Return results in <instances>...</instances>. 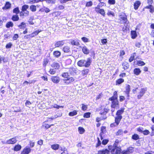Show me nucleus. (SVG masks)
<instances>
[{"label":"nucleus","mask_w":154,"mask_h":154,"mask_svg":"<svg viewBox=\"0 0 154 154\" xmlns=\"http://www.w3.org/2000/svg\"><path fill=\"white\" fill-rule=\"evenodd\" d=\"M91 61L90 58H88L87 60H82L79 61L77 63V65L80 67L85 66L88 67L91 64Z\"/></svg>","instance_id":"obj_1"},{"label":"nucleus","mask_w":154,"mask_h":154,"mask_svg":"<svg viewBox=\"0 0 154 154\" xmlns=\"http://www.w3.org/2000/svg\"><path fill=\"white\" fill-rule=\"evenodd\" d=\"M121 148L118 146L116 144H114L113 148L112 149L111 152L112 154H120L121 151Z\"/></svg>","instance_id":"obj_2"},{"label":"nucleus","mask_w":154,"mask_h":154,"mask_svg":"<svg viewBox=\"0 0 154 154\" xmlns=\"http://www.w3.org/2000/svg\"><path fill=\"white\" fill-rule=\"evenodd\" d=\"M134 148L132 147H128L126 150H123L121 151V154H131L134 151Z\"/></svg>","instance_id":"obj_3"},{"label":"nucleus","mask_w":154,"mask_h":154,"mask_svg":"<svg viewBox=\"0 0 154 154\" xmlns=\"http://www.w3.org/2000/svg\"><path fill=\"white\" fill-rule=\"evenodd\" d=\"M95 10L97 13L100 14L103 17L105 16V12L104 10L100 9L98 5H97V7L95 8Z\"/></svg>","instance_id":"obj_4"},{"label":"nucleus","mask_w":154,"mask_h":154,"mask_svg":"<svg viewBox=\"0 0 154 154\" xmlns=\"http://www.w3.org/2000/svg\"><path fill=\"white\" fill-rule=\"evenodd\" d=\"M63 80L64 81V83L67 84H69L74 82L75 80L73 77H68L66 79H63Z\"/></svg>","instance_id":"obj_5"},{"label":"nucleus","mask_w":154,"mask_h":154,"mask_svg":"<svg viewBox=\"0 0 154 154\" xmlns=\"http://www.w3.org/2000/svg\"><path fill=\"white\" fill-rule=\"evenodd\" d=\"M112 101L111 106L112 108H115L117 107H119V105L118 100H114Z\"/></svg>","instance_id":"obj_6"},{"label":"nucleus","mask_w":154,"mask_h":154,"mask_svg":"<svg viewBox=\"0 0 154 154\" xmlns=\"http://www.w3.org/2000/svg\"><path fill=\"white\" fill-rule=\"evenodd\" d=\"M16 137H15L8 140L6 142V143L8 144H14L16 143Z\"/></svg>","instance_id":"obj_7"},{"label":"nucleus","mask_w":154,"mask_h":154,"mask_svg":"<svg viewBox=\"0 0 154 154\" xmlns=\"http://www.w3.org/2000/svg\"><path fill=\"white\" fill-rule=\"evenodd\" d=\"M146 91V89L145 88H142L140 90L139 94L137 96V98L139 99L143 96V95L145 93Z\"/></svg>","instance_id":"obj_8"},{"label":"nucleus","mask_w":154,"mask_h":154,"mask_svg":"<svg viewBox=\"0 0 154 154\" xmlns=\"http://www.w3.org/2000/svg\"><path fill=\"white\" fill-rule=\"evenodd\" d=\"M118 96L117 92L115 91L113 93V96L110 98L109 99V100L111 101H113L114 100H117Z\"/></svg>","instance_id":"obj_9"},{"label":"nucleus","mask_w":154,"mask_h":154,"mask_svg":"<svg viewBox=\"0 0 154 154\" xmlns=\"http://www.w3.org/2000/svg\"><path fill=\"white\" fill-rule=\"evenodd\" d=\"M52 82L56 83H58L60 81L59 78L58 76H53L51 78Z\"/></svg>","instance_id":"obj_10"},{"label":"nucleus","mask_w":154,"mask_h":154,"mask_svg":"<svg viewBox=\"0 0 154 154\" xmlns=\"http://www.w3.org/2000/svg\"><path fill=\"white\" fill-rule=\"evenodd\" d=\"M122 118V116H116L115 117V122L116 123V125L119 124Z\"/></svg>","instance_id":"obj_11"},{"label":"nucleus","mask_w":154,"mask_h":154,"mask_svg":"<svg viewBox=\"0 0 154 154\" xmlns=\"http://www.w3.org/2000/svg\"><path fill=\"white\" fill-rule=\"evenodd\" d=\"M31 149L29 147H26L24 148L21 154H28L31 151Z\"/></svg>","instance_id":"obj_12"},{"label":"nucleus","mask_w":154,"mask_h":154,"mask_svg":"<svg viewBox=\"0 0 154 154\" xmlns=\"http://www.w3.org/2000/svg\"><path fill=\"white\" fill-rule=\"evenodd\" d=\"M109 152V151L107 149L99 150L98 151L99 154H108Z\"/></svg>","instance_id":"obj_13"},{"label":"nucleus","mask_w":154,"mask_h":154,"mask_svg":"<svg viewBox=\"0 0 154 154\" xmlns=\"http://www.w3.org/2000/svg\"><path fill=\"white\" fill-rule=\"evenodd\" d=\"M11 6V4L9 2H7L5 6L2 8L3 10H6L9 9Z\"/></svg>","instance_id":"obj_14"},{"label":"nucleus","mask_w":154,"mask_h":154,"mask_svg":"<svg viewBox=\"0 0 154 154\" xmlns=\"http://www.w3.org/2000/svg\"><path fill=\"white\" fill-rule=\"evenodd\" d=\"M51 66L54 68L55 69H58L60 67V65L59 63L57 62H53L51 65Z\"/></svg>","instance_id":"obj_15"},{"label":"nucleus","mask_w":154,"mask_h":154,"mask_svg":"<svg viewBox=\"0 0 154 154\" xmlns=\"http://www.w3.org/2000/svg\"><path fill=\"white\" fill-rule=\"evenodd\" d=\"M122 66L124 70L127 69L129 66L128 63L125 61L122 64Z\"/></svg>","instance_id":"obj_16"},{"label":"nucleus","mask_w":154,"mask_h":154,"mask_svg":"<svg viewBox=\"0 0 154 154\" xmlns=\"http://www.w3.org/2000/svg\"><path fill=\"white\" fill-rule=\"evenodd\" d=\"M82 51L85 54H88L89 53V50L85 46H84L82 47Z\"/></svg>","instance_id":"obj_17"},{"label":"nucleus","mask_w":154,"mask_h":154,"mask_svg":"<svg viewBox=\"0 0 154 154\" xmlns=\"http://www.w3.org/2000/svg\"><path fill=\"white\" fill-rule=\"evenodd\" d=\"M130 91V86L129 85H127L125 87V92L127 94V97L129 96V94Z\"/></svg>","instance_id":"obj_18"},{"label":"nucleus","mask_w":154,"mask_h":154,"mask_svg":"<svg viewBox=\"0 0 154 154\" xmlns=\"http://www.w3.org/2000/svg\"><path fill=\"white\" fill-rule=\"evenodd\" d=\"M64 42L63 41H60L57 42L55 44V46L56 47H58L60 46H61L63 45Z\"/></svg>","instance_id":"obj_19"},{"label":"nucleus","mask_w":154,"mask_h":154,"mask_svg":"<svg viewBox=\"0 0 154 154\" xmlns=\"http://www.w3.org/2000/svg\"><path fill=\"white\" fill-rule=\"evenodd\" d=\"M141 72V70L139 68H135L134 70V73L137 75H139Z\"/></svg>","instance_id":"obj_20"},{"label":"nucleus","mask_w":154,"mask_h":154,"mask_svg":"<svg viewBox=\"0 0 154 154\" xmlns=\"http://www.w3.org/2000/svg\"><path fill=\"white\" fill-rule=\"evenodd\" d=\"M136 53H134L130 57L129 60V61L130 62H131L135 58H137V57H136Z\"/></svg>","instance_id":"obj_21"},{"label":"nucleus","mask_w":154,"mask_h":154,"mask_svg":"<svg viewBox=\"0 0 154 154\" xmlns=\"http://www.w3.org/2000/svg\"><path fill=\"white\" fill-rule=\"evenodd\" d=\"M140 3L139 1H136L134 5V8L135 10H137L138 9V8L140 5Z\"/></svg>","instance_id":"obj_22"},{"label":"nucleus","mask_w":154,"mask_h":154,"mask_svg":"<svg viewBox=\"0 0 154 154\" xmlns=\"http://www.w3.org/2000/svg\"><path fill=\"white\" fill-rule=\"evenodd\" d=\"M70 42L71 44L72 45L78 46L79 45V42L72 39L70 40Z\"/></svg>","instance_id":"obj_23"},{"label":"nucleus","mask_w":154,"mask_h":154,"mask_svg":"<svg viewBox=\"0 0 154 154\" xmlns=\"http://www.w3.org/2000/svg\"><path fill=\"white\" fill-rule=\"evenodd\" d=\"M89 71V70L88 69H86L82 71L81 74L83 76H84L85 75H87Z\"/></svg>","instance_id":"obj_24"},{"label":"nucleus","mask_w":154,"mask_h":154,"mask_svg":"<svg viewBox=\"0 0 154 154\" xmlns=\"http://www.w3.org/2000/svg\"><path fill=\"white\" fill-rule=\"evenodd\" d=\"M62 115L61 113H57V114L55 115L54 116H52L49 118V119H51V120L54 119L59 117H60Z\"/></svg>","instance_id":"obj_25"},{"label":"nucleus","mask_w":154,"mask_h":154,"mask_svg":"<svg viewBox=\"0 0 154 154\" xmlns=\"http://www.w3.org/2000/svg\"><path fill=\"white\" fill-rule=\"evenodd\" d=\"M124 111V109H122L117 111L116 113V115L118 116H121V115L123 113Z\"/></svg>","instance_id":"obj_26"},{"label":"nucleus","mask_w":154,"mask_h":154,"mask_svg":"<svg viewBox=\"0 0 154 154\" xmlns=\"http://www.w3.org/2000/svg\"><path fill=\"white\" fill-rule=\"evenodd\" d=\"M21 148V146L20 145H16L14 148V150L15 151H18L20 150Z\"/></svg>","instance_id":"obj_27"},{"label":"nucleus","mask_w":154,"mask_h":154,"mask_svg":"<svg viewBox=\"0 0 154 154\" xmlns=\"http://www.w3.org/2000/svg\"><path fill=\"white\" fill-rule=\"evenodd\" d=\"M59 146L58 144H54L51 146V148L54 150H57L58 149Z\"/></svg>","instance_id":"obj_28"},{"label":"nucleus","mask_w":154,"mask_h":154,"mask_svg":"<svg viewBox=\"0 0 154 154\" xmlns=\"http://www.w3.org/2000/svg\"><path fill=\"white\" fill-rule=\"evenodd\" d=\"M13 23L12 22H9L7 23L6 24V27L7 28H9L10 27H13Z\"/></svg>","instance_id":"obj_29"},{"label":"nucleus","mask_w":154,"mask_h":154,"mask_svg":"<svg viewBox=\"0 0 154 154\" xmlns=\"http://www.w3.org/2000/svg\"><path fill=\"white\" fill-rule=\"evenodd\" d=\"M69 50V47L68 46H65L63 48V51L65 52H68Z\"/></svg>","instance_id":"obj_30"},{"label":"nucleus","mask_w":154,"mask_h":154,"mask_svg":"<svg viewBox=\"0 0 154 154\" xmlns=\"http://www.w3.org/2000/svg\"><path fill=\"white\" fill-rule=\"evenodd\" d=\"M54 55L56 57H59L60 55V53L58 51H55L54 52Z\"/></svg>","instance_id":"obj_31"},{"label":"nucleus","mask_w":154,"mask_h":154,"mask_svg":"<svg viewBox=\"0 0 154 154\" xmlns=\"http://www.w3.org/2000/svg\"><path fill=\"white\" fill-rule=\"evenodd\" d=\"M131 35L132 38H135L137 36L136 32V31H131Z\"/></svg>","instance_id":"obj_32"},{"label":"nucleus","mask_w":154,"mask_h":154,"mask_svg":"<svg viewBox=\"0 0 154 154\" xmlns=\"http://www.w3.org/2000/svg\"><path fill=\"white\" fill-rule=\"evenodd\" d=\"M12 19L13 21H17L19 20V17L18 15H14L12 16Z\"/></svg>","instance_id":"obj_33"},{"label":"nucleus","mask_w":154,"mask_h":154,"mask_svg":"<svg viewBox=\"0 0 154 154\" xmlns=\"http://www.w3.org/2000/svg\"><path fill=\"white\" fill-rule=\"evenodd\" d=\"M124 82V80L122 78L117 80L116 81V84H120Z\"/></svg>","instance_id":"obj_34"},{"label":"nucleus","mask_w":154,"mask_h":154,"mask_svg":"<svg viewBox=\"0 0 154 154\" xmlns=\"http://www.w3.org/2000/svg\"><path fill=\"white\" fill-rule=\"evenodd\" d=\"M77 112L76 110H74L72 112H70L69 113V115L70 116H73L77 114Z\"/></svg>","instance_id":"obj_35"},{"label":"nucleus","mask_w":154,"mask_h":154,"mask_svg":"<svg viewBox=\"0 0 154 154\" xmlns=\"http://www.w3.org/2000/svg\"><path fill=\"white\" fill-rule=\"evenodd\" d=\"M60 107L63 108V106H59L57 105L56 104H54V105H52L51 107V108H57V109H59V108Z\"/></svg>","instance_id":"obj_36"},{"label":"nucleus","mask_w":154,"mask_h":154,"mask_svg":"<svg viewBox=\"0 0 154 154\" xmlns=\"http://www.w3.org/2000/svg\"><path fill=\"white\" fill-rule=\"evenodd\" d=\"M62 151H63V152L61 154H68V152L67 149L65 148H62L61 149Z\"/></svg>","instance_id":"obj_37"},{"label":"nucleus","mask_w":154,"mask_h":154,"mask_svg":"<svg viewBox=\"0 0 154 154\" xmlns=\"http://www.w3.org/2000/svg\"><path fill=\"white\" fill-rule=\"evenodd\" d=\"M78 130L80 134H83L85 131L84 129L82 127H79L78 128Z\"/></svg>","instance_id":"obj_38"},{"label":"nucleus","mask_w":154,"mask_h":154,"mask_svg":"<svg viewBox=\"0 0 154 154\" xmlns=\"http://www.w3.org/2000/svg\"><path fill=\"white\" fill-rule=\"evenodd\" d=\"M137 64L138 66H143L145 64V63L143 61L138 60L137 61Z\"/></svg>","instance_id":"obj_39"},{"label":"nucleus","mask_w":154,"mask_h":154,"mask_svg":"<svg viewBox=\"0 0 154 154\" xmlns=\"http://www.w3.org/2000/svg\"><path fill=\"white\" fill-rule=\"evenodd\" d=\"M132 138L135 140H137L139 139V137L137 134H135L132 135Z\"/></svg>","instance_id":"obj_40"},{"label":"nucleus","mask_w":154,"mask_h":154,"mask_svg":"<svg viewBox=\"0 0 154 154\" xmlns=\"http://www.w3.org/2000/svg\"><path fill=\"white\" fill-rule=\"evenodd\" d=\"M75 71V69L73 68H70L69 69V72L71 75H73L74 71Z\"/></svg>","instance_id":"obj_41"},{"label":"nucleus","mask_w":154,"mask_h":154,"mask_svg":"<svg viewBox=\"0 0 154 154\" xmlns=\"http://www.w3.org/2000/svg\"><path fill=\"white\" fill-rule=\"evenodd\" d=\"M30 9L33 12L35 11L36 10V7L35 5H32L30 6Z\"/></svg>","instance_id":"obj_42"},{"label":"nucleus","mask_w":154,"mask_h":154,"mask_svg":"<svg viewBox=\"0 0 154 154\" xmlns=\"http://www.w3.org/2000/svg\"><path fill=\"white\" fill-rule=\"evenodd\" d=\"M26 23L24 22H22L20 25L18 26L20 28H24L26 27Z\"/></svg>","instance_id":"obj_43"},{"label":"nucleus","mask_w":154,"mask_h":154,"mask_svg":"<svg viewBox=\"0 0 154 154\" xmlns=\"http://www.w3.org/2000/svg\"><path fill=\"white\" fill-rule=\"evenodd\" d=\"M29 8V6L27 5H24L22 7V11L24 12L26 11V9Z\"/></svg>","instance_id":"obj_44"},{"label":"nucleus","mask_w":154,"mask_h":154,"mask_svg":"<svg viewBox=\"0 0 154 154\" xmlns=\"http://www.w3.org/2000/svg\"><path fill=\"white\" fill-rule=\"evenodd\" d=\"M62 76L63 77L66 79L69 77V75L68 72H64L62 74Z\"/></svg>","instance_id":"obj_45"},{"label":"nucleus","mask_w":154,"mask_h":154,"mask_svg":"<svg viewBox=\"0 0 154 154\" xmlns=\"http://www.w3.org/2000/svg\"><path fill=\"white\" fill-rule=\"evenodd\" d=\"M56 69H50L49 72L51 74L53 75L56 72Z\"/></svg>","instance_id":"obj_46"},{"label":"nucleus","mask_w":154,"mask_h":154,"mask_svg":"<svg viewBox=\"0 0 154 154\" xmlns=\"http://www.w3.org/2000/svg\"><path fill=\"white\" fill-rule=\"evenodd\" d=\"M53 125H49L48 124H46L45 123L43 124V126L45 127L46 129H48L50 128L51 126Z\"/></svg>","instance_id":"obj_47"},{"label":"nucleus","mask_w":154,"mask_h":154,"mask_svg":"<svg viewBox=\"0 0 154 154\" xmlns=\"http://www.w3.org/2000/svg\"><path fill=\"white\" fill-rule=\"evenodd\" d=\"M90 114L91 113L89 112L85 113L84 114V117L86 118H88L90 117Z\"/></svg>","instance_id":"obj_48"},{"label":"nucleus","mask_w":154,"mask_h":154,"mask_svg":"<svg viewBox=\"0 0 154 154\" xmlns=\"http://www.w3.org/2000/svg\"><path fill=\"white\" fill-rule=\"evenodd\" d=\"M13 12L17 14H19V10L18 8H15L13 10Z\"/></svg>","instance_id":"obj_49"},{"label":"nucleus","mask_w":154,"mask_h":154,"mask_svg":"<svg viewBox=\"0 0 154 154\" xmlns=\"http://www.w3.org/2000/svg\"><path fill=\"white\" fill-rule=\"evenodd\" d=\"M109 109L107 108H105L104 109V111L101 113L100 114H105L107 112H108V111L109 110Z\"/></svg>","instance_id":"obj_50"},{"label":"nucleus","mask_w":154,"mask_h":154,"mask_svg":"<svg viewBox=\"0 0 154 154\" xmlns=\"http://www.w3.org/2000/svg\"><path fill=\"white\" fill-rule=\"evenodd\" d=\"M144 135H147L149 133V131L147 130H145L142 131V133Z\"/></svg>","instance_id":"obj_51"},{"label":"nucleus","mask_w":154,"mask_h":154,"mask_svg":"<svg viewBox=\"0 0 154 154\" xmlns=\"http://www.w3.org/2000/svg\"><path fill=\"white\" fill-rule=\"evenodd\" d=\"M92 2L91 1L87 2L86 5V7H90L92 5Z\"/></svg>","instance_id":"obj_52"},{"label":"nucleus","mask_w":154,"mask_h":154,"mask_svg":"<svg viewBox=\"0 0 154 154\" xmlns=\"http://www.w3.org/2000/svg\"><path fill=\"white\" fill-rule=\"evenodd\" d=\"M122 129H119L117 132H116V135H119L121 134L122 133Z\"/></svg>","instance_id":"obj_53"},{"label":"nucleus","mask_w":154,"mask_h":154,"mask_svg":"<svg viewBox=\"0 0 154 154\" xmlns=\"http://www.w3.org/2000/svg\"><path fill=\"white\" fill-rule=\"evenodd\" d=\"M108 2L109 4L111 5H114L116 3L115 0H109Z\"/></svg>","instance_id":"obj_54"},{"label":"nucleus","mask_w":154,"mask_h":154,"mask_svg":"<svg viewBox=\"0 0 154 154\" xmlns=\"http://www.w3.org/2000/svg\"><path fill=\"white\" fill-rule=\"evenodd\" d=\"M82 40L84 42H88V39L85 37H83L82 38Z\"/></svg>","instance_id":"obj_55"},{"label":"nucleus","mask_w":154,"mask_h":154,"mask_svg":"<svg viewBox=\"0 0 154 154\" xmlns=\"http://www.w3.org/2000/svg\"><path fill=\"white\" fill-rule=\"evenodd\" d=\"M25 104L26 106L29 107L31 104V103L29 101L27 100H26Z\"/></svg>","instance_id":"obj_56"},{"label":"nucleus","mask_w":154,"mask_h":154,"mask_svg":"<svg viewBox=\"0 0 154 154\" xmlns=\"http://www.w3.org/2000/svg\"><path fill=\"white\" fill-rule=\"evenodd\" d=\"M18 37L19 35L17 34H14L13 37V39L14 40H16Z\"/></svg>","instance_id":"obj_57"},{"label":"nucleus","mask_w":154,"mask_h":154,"mask_svg":"<svg viewBox=\"0 0 154 154\" xmlns=\"http://www.w3.org/2000/svg\"><path fill=\"white\" fill-rule=\"evenodd\" d=\"M121 19L122 20H123V21L124 23H127V19L126 17H121Z\"/></svg>","instance_id":"obj_58"},{"label":"nucleus","mask_w":154,"mask_h":154,"mask_svg":"<svg viewBox=\"0 0 154 154\" xmlns=\"http://www.w3.org/2000/svg\"><path fill=\"white\" fill-rule=\"evenodd\" d=\"M12 45V43L10 42L7 44L6 46V48H11Z\"/></svg>","instance_id":"obj_59"},{"label":"nucleus","mask_w":154,"mask_h":154,"mask_svg":"<svg viewBox=\"0 0 154 154\" xmlns=\"http://www.w3.org/2000/svg\"><path fill=\"white\" fill-rule=\"evenodd\" d=\"M46 1L48 3L53 4L55 3V0H46Z\"/></svg>","instance_id":"obj_60"},{"label":"nucleus","mask_w":154,"mask_h":154,"mask_svg":"<svg viewBox=\"0 0 154 154\" xmlns=\"http://www.w3.org/2000/svg\"><path fill=\"white\" fill-rule=\"evenodd\" d=\"M109 141L107 140H104L102 141V143L103 145H106L108 142Z\"/></svg>","instance_id":"obj_61"},{"label":"nucleus","mask_w":154,"mask_h":154,"mask_svg":"<svg viewBox=\"0 0 154 154\" xmlns=\"http://www.w3.org/2000/svg\"><path fill=\"white\" fill-rule=\"evenodd\" d=\"M82 109L83 110H85L87 109V107L86 105H85L84 104L82 105Z\"/></svg>","instance_id":"obj_62"},{"label":"nucleus","mask_w":154,"mask_h":154,"mask_svg":"<svg viewBox=\"0 0 154 154\" xmlns=\"http://www.w3.org/2000/svg\"><path fill=\"white\" fill-rule=\"evenodd\" d=\"M101 42L102 43L103 45L106 44L107 42V39H102L101 41Z\"/></svg>","instance_id":"obj_63"},{"label":"nucleus","mask_w":154,"mask_h":154,"mask_svg":"<svg viewBox=\"0 0 154 154\" xmlns=\"http://www.w3.org/2000/svg\"><path fill=\"white\" fill-rule=\"evenodd\" d=\"M43 143V140H40L38 141V144L40 145H42Z\"/></svg>","instance_id":"obj_64"}]
</instances>
